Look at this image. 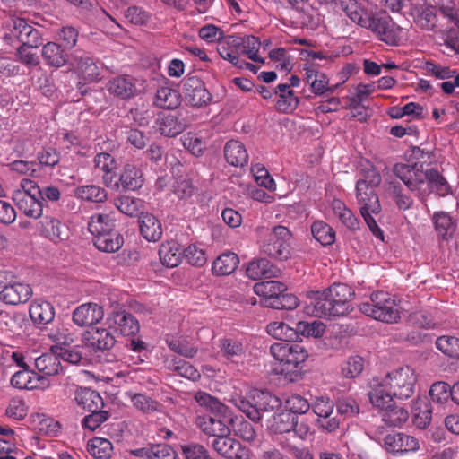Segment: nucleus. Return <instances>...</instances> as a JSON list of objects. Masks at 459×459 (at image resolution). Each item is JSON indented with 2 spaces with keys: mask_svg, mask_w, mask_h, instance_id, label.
<instances>
[{
  "mask_svg": "<svg viewBox=\"0 0 459 459\" xmlns=\"http://www.w3.org/2000/svg\"><path fill=\"white\" fill-rule=\"evenodd\" d=\"M195 401L205 411L198 412L195 418L197 428L206 436L213 438L230 434V413L228 406L214 396L205 393H196Z\"/></svg>",
  "mask_w": 459,
  "mask_h": 459,
  "instance_id": "obj_1",
  "label": "nucleus"
},
{
  "mask_svg": "<svg viewBox=\"0 0 459 459\" xmlns=\"http://www.w3.org/2000/svg\"><path fill=\"white\" fill-rule=\"evenodd\" d=\"M273 359L281 364V374L290 382L302 379L300 365L308 358L307 351L296 342H275L270 347Z\"/></svg>",
  "mask_w": 459,
  "mask_h": 459,
  "instance_id": "obj_2",
  "label": "nucleus"
},
{
  "mask_svg": "<svg viewBox=\"0 0 459 459\" xmlns=\"http://www.w3.org/2000/svg\"><path fill=\"white\" fill-rule=\"evenodd\" d=\"M230 402L255 422L261 420L262 411H271L281 405L277 396L258 389L251 390L246 396L235 394Z\"/></svg>",
  "mask_w": 459,
  "mask_h": 459,
  "instance_id": "obj_3",
  "label": "nucleus"
},
{
  "mask_svg": "<svg viewBox=\"0 0 459 459\" xmlns=\"http://www.w3.org/2000/svg\"><path fill=\"white\" fill-rule=\"evenodd\" d=\"M364 22L361 28L389 46H399L403 39V28L385 11L368 12Z\"/></svg>",
  "mask_w": 459,
  "mask_h": 459,
  "instance_id": "obj_4",
  "label": "nucleus"
},
{
  "mask_svg": "<svg viewBox=\"0 0 459 459\" xmlns=\"http://www.w3.org/2000/svg\"><path fill=\"white\" fill-rule=\"evenodd\" d=\"M364 315L384 323L394 324L401 317L400 301H396L388 292L377 291L371 294L368 301L359 305Z\"/></svg>",
  "mask_w": 459,
  "mask_h": 459,
  "instance_id": "obj_5",
  "label": "nucleus"
},
{
  "mask_svg": "<svg viewBox=\"0 0 459 459\" xmlns=\"http://www.w3.org/2000/svg\"><path fill=\"white\" fill-rule=\"evenodd\" d=\"M394 175L399 178L407 189L424 201L428 196V169L422 162L396 163L393 167Z\"/></svg>",
  "mask_w": 459,
  "mask_h": 459,
  "instance_id": "obj_6",
  "label": "nucleus"
},
{
  "mask_svg": "<svg viewBox=\"0 0 459 459\" xmlns=\"http://www.w3.org/2000/svg\"><path fill=\"white\" fill-rule=\"evenodd\" d=\"M13 201L27 217L39 219L42 216L40 187L34 181L23 178L13 193Z\"/></svg>",
  "mask_w": 459,
  "mask_h": 459,
  "instance_id": "obj_7",
  "label": "nucleus"
},
{
  "mask_svg": "<svg viewBox=\"0 0 459 459\" xmlns=\"http://www.w3.org/2000/svg\"><path fill=\"white\" fill-rule=\"evenodd\" d=\"M383 381L395 398L403 400L414 394L417 375L413 368L403 366L387 373Z\"/></svg>",
  "mask_w": 459,
  "mask_h": 459,
  "instance_id": "obj_8",
  "label": "nucleus"
},
{
  "mask_svg": "<svg viewBox=\"0 0 459 459\" xmlns=\"http://www.w3.org/2000/svg\"><path fill=\"white\" fill-rule=\"evenodd\" d=\"M440 13L446 20V26L437 33L443 41V46L449 50L448 55L459 56V8L441 6Z\"/></svg>",
  "mask_w": 459,
  "mask_h": 459,
  "instance_id": "obj_9",
  "label": "nucleus"
},
{
  "mask_svg": "<svg viewBox=\"0 0 459 459\" xmlns=\"http://www.w3.org/2000/svg\"><path fill=\"white\" fill-rule=\"evenodd\" d=\"M113 221L112 214H99L96 221L91 217L89 222V230L95 234L94 245L100 251L115 252Z\"/></svg>",
  "mask_w": 459,
  "mask_h": 459,
  "instance_id": "obj_10",
  "label": "nucleus"
},
{
  "mask_svg": "<svg viewBox=\"0 0 459 459\" xmlns=\"http://www.w3.org/2000/svg\"><path fill=\"white\" fill-rule=\"evenodd\" d=\"M290 237L291 233L287 227L277 225L266 235L261 245L262 251L275 259H287Z\"/></svg>",
  "mask_w": 459,
  "mask_h": 459,
  "instance_id": "obj_11",
  "label": "nucleus"
},
{
  "mask_svg": "<svg viewBox=\"0 0 459 459\" xmlns=\"http://www.w3.org/2000/svg\"><path fill=\"white\" fill-rule=\"evenodd\" d=\"M15 39L20 45L41 46L42 33L25 19L15 17L12 19L10 33L4 36L6 41Z\"/></svg>",
  "mask_w": 459,
  "mask_h": 459,
  "instance_id": "obj_12",
  "label": "nucleus"
},
{
  "mask_svg": "<svg viewBox=\"0 0 459 459\" xmlns=\"http://www.w3.org/2000/svg\"><path fill=\"white\" fill-rule=\"evenodd\" d=\"M270 430L273 434L281 435L294 432L296 436L304 439L310 432V426L305 421L299 422L297 415L282 411L273 416Z\"/></svg>",
  "mask_w": 459,
  "mask_h": 459,
  "instance_id": "obj_13",
  "label": "nucleus"
},
{
  "mask_svg": "<svg viewBox=\"0 0 459 459\" xmlns=\"http://www.w3.org/2000/svg\"><path fill=\"white\" fill-rule=\"evenodd\" d=\"M213 450L227 459H249L250 450L230 435H222L208 442Z\"/></svg>",
  "mask_w": 459,
  "mask_h": 459,
  "instance_id": "obj_14",
  "label": "nucleus"
},
{
  "mask_svg": "<svg viewBox=\"0 0 459 459\" xmlns=\"http://www.w3.org/2000/svg\"><path fill=\"white\" fill-rule=\"evenodd\" d=\"M115 328L110 325L108 327H96L82 333V341L86 347L94 351H107L115 345Z\"/></svg>",
  "mask_w": 459,
  "mask_h": 459,
  "instance_id": "obj_15",
  "label": "nucleus"
},
{
  "mask_svg": "<svg viewBox=\"0 0 459 459\" xmlns=\"http://www.w3.org/2000/svg\"><path fill=\"white\" fill-rule=\"evenodd\" d=\"M186 101L192 107H202L212 100V95L198 76H187L183 82Z\"/></svg>",
  "mask_w": 459,
  "mask_h": 459,
  "instance_id": "obj_16",
  "label": "nucleus"
},
{
  "mask_svg": "<svg viewBox=\"0 0 459 459\" xmlns=\"http://www.w3.org/2000/svg\"><path fill=\"white\" fill-rule=\"evenodd\" d=\"M381 176L378 171L371 167L364 171L363 178L356 183V199L358 204H370L373 197L378 198L376 187L381 183Z\"/></svg>",
  "mask_w": 459,
  "mask_h": 459,
  "instance_id": "obj_17",
  "label": "nucleus"
},
{
  "mask_svg": "<svg viewBox=\"0 0 459 459\" xmlns=\"http://www.w3.org/2000/svg\"><path fill=\"white\" fill-rule=\"evenodd\" d=\"M385 449L394 455L415 453L420 447L419 440L405 433L388 434L384 438Z\"/></svg>",
  "mask_w": 459,
  "mask_h": 459,
  "instance_id": "obj_18",
  "label": "nucleus"
},
{
  "mask_svg": "<svg viewBox=\"0 0 459 459\" xmlns=\"http://www.w3.org/2000/svg\"><path fill=\"white\" fill-rule=\"evenodd\" d=\"M104 317V309L94 302L80 305L73 312V321L80 327H89L98 324Z\"/></svg>",
  "mask_w": 459,
  "mask_h": 459,
  "instance_id": "obj_19",
  "label": "nucleus"
},
{
  "mask_svg": "<svg viewBox=\"0 0 459 459\" xmlns=\"http://www.w3.org/2000/svg\"><path fill=\"white\" fill-rule=\"evenodd\" d=\"M32 295V289L29 284L11 281L0 291V300L8 305L16 306L26 303Z\"/></svg>",
  "mask_w": 459,
  "mask_h": 459,
  "instance_id": "obj_20",
  "label": "nucleus"
},
{
  "mask_svg": "<svg viewBox=\"0 0 459 459\" xmlns=\"http://www.w3.org/2000/svg\"><path fill=\"white\" fill-rule=\"evenodd\" d=\"M325 290L340 316L352 310L353 291L350 286L344 283H334Z\"/></svg>",
  "mask_w": 459,
  "mask_h": 459,
  "instance_id": "obj_21",
  "label": "nucleus"
},
{
  "mask_svg": "<svg viewBox=\"0 0 459 459\" xmlns=\"http://www.w3.org/2000/svg\"><path fill=\"white\" fill-rule=\"evenodd\" d=\"M304 81L309 85L310 91L317 96L327 92L329 89V79L327 75L321 72L314 64H305Z\"/></svg>",
  "mask_w": 459,
  "mask_h": 459,
  "instance_id": "obj_22",
  "label": "nucleus"
},
{
  "mask_svg": "<svg viewBox=\"0 0 459 459\" xmlns=\"http://www.w3.org/2000/svg\"><path fill=\"white\" fill-rule=\"evenodd\" d=\"M155 124L160 134L166 137H176L186 128L183 119L170 113H159Z\"/></svg>",
  "mask_w": 459,
  "mask_h": 459,
  "instance_id": "obj_23",
  "label": "nucleus"
},
{
  "mask_svg": "<svg viewBox=\"0 0 459 459\" xmlns=\"http://www.w3.org/2000/svg\"><path fill=\"white\" fill-rule=\"evenodd\" d=\"M434 229L439 240L449 241L456 231L457 221L448 212H436L432 216Z\"/></svg>",
  "mask_w": 459,
  "mask_h": 459,
  "instance_id": "obj_24",
  "label": "nucleus"
},
{
  "mask_svg": "<svg viewBox=\"0 0 459 459\" xmlns=\"http://www.w3.org/2000/svg\"><path fill=\"white\" fill-rule=\"evenodd\" d=\"M41 224L44 236L51 241L58 243L69 238V228L58 219L53 216H45Z\"/></svg>",
  "mask_w": 459,
  "mask_h": 459,
  "instance_id": "obj_25",
  "label": "nucleus"
},
{
  "mask_svg": "<svg viewBox=\"0 0 459 459\" xmlns=\"http://www.w3.org/2000/svg\"><path fill=\"white\" fill-rule=\"evenodd\" d=\"M280 273L281 270L264 258L251 261L246 269L247 276L252 280L275 278Z\"/></svg>",
  "mask_w": 459,
  "mask_h": 459,
  "instance_id": "obj_26",
  "label": "nucleus"
},
{
  "mask_svg": "<svg viewBox=\"0 0 459 459\" xmlns=\"http://www.w3.org/2000/svg\"><path fill=\"white\" fill-rule=\"evenodd\" d=\"M394 395L390 392L387 385H385L383 379L374 380L371 385V389L368 392V398L371 404L379 409L380 412L385 408H389L394 402Z\"/></svg>",
  "mask_w": 459,
  "mask_h": 459,
  "instance_id": "obj_27",
  "label": "nucleus"
},
{
  "mask_svg": "<svg viewBox=\"0 0 459 459\" xmlns=\"http://www.w3.org/2000/svg\"><path fill=\"white\" fill-rule=\"evenodd\" d=\"M42 45L41 56L47 65L59 68L67 63L68 54L61 45L52 41Z\"/></svg>",
  "mask_w": 459,
  "mask_h": 459,
  "instance_id": "obj_28",
  "label": "nucleus"
},
{
  "mask_svg": "<svg viewBox=\"0 0 459 459\" xmlns=\"http://www.w3.org/2000/svg\"><path fill=\"white\" fill-rule=\"evenodd\" d=\"M311 304L314 316L325 318L340 316L330 297H328L326 290L316 291L313 294Z\"/></svg>",
  "mask_w": 459,
  "mask_h": 459,
  "instance_id": "obj_29",
  "label": "nucleus"
},
{
  "mask_svg": "<svg viewBox=\"0 0 459 459\" xmlns=\"http://www.w3.org/2000/svg\"><path fill=\"white\" fill-rule=\"evenodd\" d=\"M74 400L79 407L87 411H96L104 407V402L99 392L89 387H79Z\"/></svg>",
  "mask_w": 459,
  "mask_h": 459,
  "instance_id": "obj_30",
  "label": "nucleus"
},
{
  "mask_svg": "<svg viewBox=\"0 0 459 459\" xmlns=\"http://www.w3.org/2000/svg\"><path fill=\"white\" fill-rule=\"evenodd\" d=\"M226 161L233 166L243 168L248 163V153L245 145L238 140H230L224 146Z\"/></svg>",
  "mask_w": 459,
  "mask_h": 459,
  "instance_id": "obj_31",
  "label": "nucleus"
},
{
  "mask_svg": "<svg viewBox=\"0 0 459 459\" xmlns=\"http://www.w3.org/2000/svg\"><path fill=\"white\" fill-rule=\"evenodd\" d=\"M181 103L178 91L166 83L157 89L153 105L163 109H176Z\"/></svg>",
  "mask_w": 459,
  "mask_h": 459,
  "instance_id": "obj_32",
  "label": "nucleus"
},
{
  "mask_svg": "<svg viewBox=\"0 0 459 459\" xmlns=\"http://www.w3.org/2000/svg\"><path fill=\"white\" fill-rule=\"evenodd\" d=\"M359 206L360 214L369 228L371 233L381 241H384V232L377 225L376 220L373 218L374 214H378L381 212L379 199L373 197L370 204L365 203L359 204Z\"/></svg>",
  "mask_w": 459,
  "mask_h": 459,
  "instance_id": "obj_33",
  "label": "nucleus"
},
{
  "mask_svg": "<svg viewBox=\"0 0 459 459\" xmlns=\"http://www.w3.org/2000/svg\"><path fill=\"white\" fill-rule=\"evenodd\" d=\"M140 232L149 242H156L162 236V226L160 221L151 213L142 212L139 220Z\"/></svg>",
  "mask_w": 459,
  "mask_h": 459,
  "instance_id": "obj_34",
  "label": "nucleus"
},
{
  "mask_svg": "<svg viewBox=\"0 0 459 459\" xmlns=\"http://www.w3.org/2000/svg\"><path fill=\"white\" fill-rule=\"evenodd\" d=\"M286 290V285L277 281H261L254 285V292L263 298V305L268 307L272 300L276 299V298Z\"/></svg>",
  "mask_w": 459,
  "mask_h": 459,
  "instance_id": "obj_35",
  "label": "nucleus"
},
{
  "mask_svg": "<svg viewBox=\"0 0 459 459\" xmlns=\"http://www.w3.org/2000/svg\"><path fill=\"white\" fill-rule=\"evenodd\" d=\"M274 93L278 96L276 101V108L282 113H291L294 111L299 103V99L290 89L288 83H281L274 89Z\"/></svg>",
  "mask_w": 459,
  "mask_h": 459,
  "instance_id": "obj_36",
  "label": "nucleus"
},
{
  "mask_svg": "<svg viewBox=\"0 0 459 459\" xmlns=\"http://www.w3.org/2000/svg\"><path fill=\"white\" fill-rule=\"evenodd\" d=\"M217 52L220 56L234 65L240 57V47L238 43V35H225L217 44Z\"/></svg>",
  "mask_w": 459,
  "mask_h": 459,
  "instance_id": "obj_37",
  "label": "nucleus"
},
{
  "mask_svg": "<svg viewBox=\"0 0 459 459\" xmlns=\"http://www.w3.org/2000/svg\"><path fill=\"white\" fill-rule=\"evenodd\" d=\"M159 256L162 264L173 268L181 263L182 258H184V251H181L178 242L168 241L162 243L160 247Z\"/></svg>",
  "mask_w": 459,
  "mask_h": 459,
  "instance_id": "obj_38",
  "label": "nucleus"
},
{
  "mask_svg": "<svg viewBox=\"0 0 459 459\" xmlns=\"http://www.w3.org/2000/svg\"><path fill=\"white\" fill-rule=\"evenodd\" d=\"M30 316L35 324L47 325L54 319V307L48 301L35 300L30 307Z\"/></svg>",
  "mask_w": 459,
  "mask_h": 459,
  "instance_id": "obj_39",
  "label": "nucleus"
},
{
  "mask_svg": "<svg viewBox=\"0 0 459 459\" xmlns=\"http://www.w3.org/2000/svg\"><path fill=\"white\" fill-rule=\"evenodd\" d=\"M35 368L45 376H55L63 371L61 361L55 353H44L35 359Z\"/></svg>",
  "mask_w": 459,
  "mask_h": 459,
  "instance_id": "obj_40",
  "label": "nucleus"
},
{
  "mask_svg": "<svg viewBox=\"0 0 459 459\" xmlns=\"http://www.w3.org/2000/svg\"><path fill=\"white\" fill-rule=\"evenodd\" d=\"M239 259L231 252L221 254L212 263V271L218 276L230 275L238 267Z\"/></svg>",
  "mask_w": 459,
  "mask_h": 459,
  "instance_id": "obj_41",
  "label": "nucleus"
},
{
  "mask_svg": "<svg viewBox=\"0 0 459 459\" xmlns=\"http://www.w3.org/2000/svg\"><path fill=\"white\" fill-rule=\"evenodd\" d=\"M238 43L240 55L245 54L249 59L255 63H264V59L258 55L262 43L257 37L253 35L238 36Z\"/></svg>",
  "mask_w": 459,
  "mask_h": 459,
  "instance_id": "obj_42",
  "label": "nucleus"
},
{
  "mask_svg": "<svg viewBox=\"0 0 459 459\" xmlns=\"http://www.w3.org/2000/svg\"><path fill=\"white\" fill-rule=\"evenodd\" d=\"M413 423L420 429H425L431 422L432 407L427 399H418L413 407Z\"/></svg>",
  "mask_w": 459,
  "mask_h": 459,
  "instance_id": "obj_43",
  "label": "nucleus"
},
{
  "mask_svg": "<svg viewBox=\"0 0 459 459\" xmlns=\"http://www.w3.org/2000/svg\"><path fill=\"white\" fill-rule=\"evenodd\" d=\"M230 430L246 442L252 443L256 438V430L254 425L243 417H230Z\"/></svg>",
  "mask_w": 459,
  "mask_h": 459,
  "instance_id": "obj_44",
  "label": "nucleus"
},
{
  "mask_svg": "<svg viewBox=\"0 0 459 459\" xmlns=\"http://www.w3.org/2000/svg\"><path fill=\"white\" fill-rule=\"evenodd\" d=\"M339 5L346 16L354 23L362 26L368 11L357 0H339Z\"/></svg>",
  "mask_w": 459,
  "mask_h": 459,
  "instance_id": "obj_45",
  "label": "nucleus"
},
{
  "mask_svg": "<svg viewBox=\"0 0 459 459\" xmlns=\"http://www.w3.org/2000/svg\"><path fill=\"white\" fill-rule=\"evenodd\" d=\"M331 206L333 214L338 217L341 222L348 229L356 230L359 228L358 219L342 200L333 199Z\"/></svg>",
  "mask_w": 459,
  "mask_h": 459,
  "instance_id": "obj_46",
  "label": "nucleus"
},
{
  "mask_svg": "<svg viewBox=\"0 0 459 459\" xmlns=\"http://www.w3.org/2000/svg\"><path fill=\"white\" fill-rule=\"evenodd\" d=\"M382 420L388 426L400 427L409 419L407 409L403 406L396 405L394 403L389 405L381 412Z\"/></svg>",
  "mask_w": 459,
  "mask_h": 459,
  "instance_id": "obj_47",
  "label": "nucleus"
},
{
  "mask_svg": "<svg viewBox=\"0 0 459 459\" xmlns=\"http://www.w3.org/2000/svg\"><path fill=\"white\" fill-rule=\"evenodd\" d=\"M266 331L272 337L283 342H292L298 339L296 328L290 327L284 322H272L267 325Z\"/></svg>",
  "mask_w": 459,
  "mask_h": 459,
  "instance_id": "obj_48",
  "label": "nucleus"
},
{
  "mask_svg": "<svg viewBox=\"0 0 459 459\" xmlns=\"http://www.w3.org/2000/svg\"><path fill=\"white\" fill-rule=\"evenodd\" d=\"M119 181L125 189L135 190L140 188L143 183V174L134 165L126 164L120 175Z\"/></svg>",
  "mask_w": 459,
  "mask_h": 459,
  "instance_id": "obj_49",
  "label": "nucleus"
},
{
  "mask_svg": "<svg viewBox=\"0 0 459 459\" xmlns=\"http://www.w3.org/2000/svg\"><path fill=\"white\" fill-rule=\"evenodd\" d=\"M94 162L96 168L103 172L104 184L110 186L115 177V158L108 152H101L95 156Z\"/></svg>",
  "mask_w": 459,
  "mask_h": 459,
  "instance_id": "obj_50",
  "label": "nucleus"
},
{
  "mask_svg": "<svg viewBox=\"0 0 459 459\" xmlns=\"http://www.w3.org/2000/svg\"><path fill=\"white\" fill-rule=\"evenodd\" d=\"M428 195L432 192L437 193L440 196H446L451 193V186L447 180L436 169L428 170Z\"/></svg>",
  "mask_w": 459,
  "mask_h": 459,
  "instance_id": "obj_51",
  "label": "nucleus"
},
{
  "mask_svg": "<svg viewBox=\"0 0 459 459\" xmlns=\"http://www.w3.org/2000/svg\"><path fill=\"white\" fill-rule=\"evenodd\" d=\"M220 350L222 356L230 361H237L245 354V349L239 341L231 338H223L220 341Z\"/></svg>",
  "mask_w": 459,
  "mask_h": 459,
  "instance_id": "obj_52",
  "label": "nucleus"
},
{
  "mask_svg": "<svg viewBox=\"0 0 459 459\" xmlns=\"http://www.w3.org/2000/svg\"><path fill=\"white\" fill-rule=\"evenodd\" d=\"M40 377L33 371L23 370L16 372L11 379V384L18 389L33 390L38 387Z\"/></svg>",
  "mask_w": 459,
  "mask_h": 459,
  "instance_id": "obj_53",
  "label": "nucleus"
},
{
  "mask_svg": "<svg viewBox=\"0 0 459 459\" xmlns=\"http://www.w3.org/2000/svg\"><path fill=\"white\" fill-rule=\"evenodd\" d=\"M117 332L121 335L132 336L136 334L140 330L138 320L130 313L117 311Z\"/></svg>",
  "mask_w": 459,
  "mask_h": 459,
  "instance_id": "obj_54",
  "label": "nucleus"
},
{
  "mask_svg": "<svg viewBox=\"0 0 459 459\" xmlns=\"http://www.w3.org/2000/svg\"><path fill=\"white\" fill-rule=\"evenodd\" d=\"M168 368L177 373L178 376L192 381H196L201 377L199 371L192 364L186 360L175 357L168 361Z\"/></svg>",
  "mask_w": 459,
  "mask_h": 459,
  "instance_id": "obj_55",
  "label": "nucleus"
},
{
  "mask_svg": "<svg viewBox=\"0 0 459 459\" xmlns=\"http://www.w3.org/2000/svg\"><path fill=\"white\" fill-rule=\"evenodd\" d=\"M311 232L313 237L323 246L332 245L335 240V231L323 221H315L311 226Z\"/></svg>",
  "mask_w": 459,
  "mask_h": 459,
  "instance_id": "obj_56",
  "label": "nucleus"
},
{
  "mask_svg": "<svg viewBox=\"0 0 459 459\" xmlns=\"http://www.w3.org/2000/svg\"><path fill=\"white\" fill-rule=\"evenodd\" d=\"M436 347L444 355L459 359V338L452 335H442L436 340Z\"/></svg>",
  "mask_w": 459,
  "mask_h": 459,
  "instance_id": "obj_57",
  "label": "nucleus"
},
{
  "mask_svg": "<svg viewBox=\"0 0 459 459\" xmlns=\"http://www.w3.org/2000/svg\"><path fill=\"white\" fill-rule=\"evenodd\" d=\"M388 189L399 210L407 211L412 207L414 201L409 194L404 192L402 186L391 182Z\"/></svg>",
  "mask_w": 459,
  "mask_h": 459,
  "instance_id": "obj_58",
  "label": "nucleus"
},
{
  "mask_svg": "<svg viewBox=\"0 0 459 459\" xmlns=\"http://www.w3.org/2000/svg\"><path fill=\"white\" fill-rule=\"evenodd\" d=\"M437 18L433 7H426L418 13L414 19L415 24L423 30L435 31L437 28Z\"/></svg>",
  "mask_w": 459,
  "mask_h": 459,
  "instance_id": "obj_59",
  "label": "nucleus"
},
{
  "mask_svg": "<svg viewBox=\"0 0 459 459\" xmlns=\"http://www.w3.org/2000/svg\"><path fill=\"white\" fill-rule=\"evenodd\" d=\"M39 47L20 45L15 52L17 60L27 67L38 66L40 64V60L37 53L33 51V48H38Z\"/></svg>",
  "mask_w": 459,
  "mask_h": 459,
  "instance_id": "obj_60",
  "label": "nucleus"
},
{
  "mask_svg": "<svg viewBox=\"0 0 459 459\" xmlns=\"http://www.w3.org/2000/svg\"><path fill=\"white\" fill-rule=\"evenodd\" d=\"M285 411H290L298 416V414H305L310 409V403L307 399L299 394H292L284 401Z\"/></svg>",
  "mask_w": 459,
  "mask_h": 459,
  "instance_id": "obj_61",
  "label": "nucleus"
},
{
  "mask_svg": "<svg viewBox=\"0 0 459 459\" xmlns=\"http://www.w3.org/2000/svg\"><path fill=\"white\" fill-rule=\"evenodd\" d=\"M75 195L86 201L100 203L106 200L107 193L97 186H84L75 189Z\"/></svg>",
  "mask_w": 459,
  "mask_h": 459,
  "instance_id": "obj_62",
  "label": "nucleus"
},
{
  "mask_svg": "<svg viewBox=\"0 0 459 459\" xmlns=\"http://www.w3.org/2000/svg\"><path fill=\"white\" fill-rule=\"evenodd\" d=\"M89 452L98 459L108 458L113 450L112 443L105 438L95 437L91 439L88 447Z\"/></svg>",
  "mask_w": 459,
  "mask_h": 459,
  "instance_id": "obj_63",
  "label": "nucleus"
},
{
  "mask_svg": "<svg viewBox=\"0 0 459 459\" xmlns=\"http://www.w3.org/2000/svg\"><path fill=\"white\" fill-rule=\"evenodd\" d=\"M251 172L254 175L255 182L264 188L274 191L276 189V183L270 176L268 170L262 164H255L251 168Z\"/></svg>",
  "mask_w": 459,
  "mask_h": 459,
  "instance_id": "obj_64",
  "label": "nucleus"
}]
</instances>
